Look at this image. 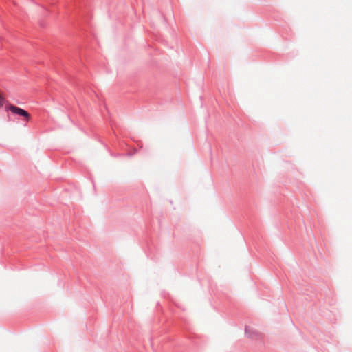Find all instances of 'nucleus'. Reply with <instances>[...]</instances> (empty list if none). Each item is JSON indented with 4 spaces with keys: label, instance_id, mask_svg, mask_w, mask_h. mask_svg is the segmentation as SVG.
Wrapping results in <instances>:
<instances>
[{
    "label": "nucleus",
    "instance_id": "f257e3e1",
    "mask_svg": "<svg viewBox=\"0 0 352 352\" xmlns=\"http://www.w3.org/2000/svg\"><path fill=\"white\" fill-rule=\"evenodd\" d=\"M7 109L11 111L13 113L23 116L27 121H29L31 118L30 113L23 109H21L13 104H9L6 107Z\"/></svg>",
    "mask_w": 352,
    "mask_h": 352
},
{
    "label": "nucleus",
    "instance_id": "f03ea898",
    "mask_svg": "<svg viewBox=\"0 0 352 352\" xmlns=\"http://www.w3.org/2000/svg\"><path fill=\"white\" fill-rule=\"evenodd\" d=\"M5 99L0 94V108H1L4 104Z\"/></svg>",
    "mask_w": 352,
    "mask_h": 352
}]
</instances>
